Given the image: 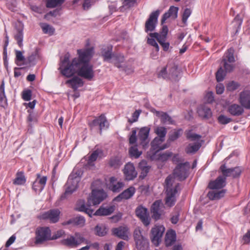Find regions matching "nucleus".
<instances>
[{
    "mask_svg": "<svg viewBox=\"0 0 250 250\" xmlns=\"http://www.w3.org/2000/svg\"><path fill=\"white\" fill-rule=\"evenodd\" d=\"M77 52L79 57L73 59L71 64L62 71V75L70 77L77 73L85 79L92 80L94 77V71L93 65L88 62L94 54L93 48L78 49Z\"/></svg>",
    "mask_w": 250,
    "mask_h": 250,
    "instance_id": "1",
    "label": "nucleus"
},
{
    "mask_svg": "<svg viewBox=\"0 0 250 250\" xmlns=\"http://www.w3.org/2000/svg\"><path fill=\"white\" fill-rule=\"evenodd\" d=\"M106 193L103 189H93L87 199L86 204H85L83 200L79 201L77 204L76 209L84 212L91 217L94 212V210L91 208V206L99 205L106 198Z\"/></svg>",
    "mask_w": 250,
    "mask_h": 250,
    "instance_id": "2",
    "label": "nucleus"
},
{
    "mask_svg": "<svg viewBox=\"0 0 250 250\" xmlns=\"http://www.w3.org/2000/svg\"><path fill=\"white\" fill-rule=\"evenodd\" d=\"M174 178L171 175H169L165 180L166 190V197L165 204L169 207L173 206L176 201V194L180 190V184L173 185Z\"/></svg>",
    "mask_w": 250,
    "mask_h": 250,
    "instance_id": "3",
    "label": "nucleus"
},
{
    "mask_svg": "<svg viewBox=\"0 0 250 250\" xmlns=\"http://www.w3.org/2000/svg\"><path fill=\"white\" fill-rule=\"evenodd\" d=\"M133 239L137 250H149L148 240L144 236L139 228H136L133 232Z\"/></svg>",
    "mask_w": 250,
    "mask_h": 250,
    "instance_id": "4",
    "label": "nucleus"
},
{
    "mask_svg": "<svg viewBox=\"0 0 250 250\" xmlns=\"http://www.w3.org/2000/svg\"><path fill=\"white\" fill-rule=\"evenodd\" d=\"M81 178L79 176L75 175V174H71L68 177L67 183L65 185L66 189L65 192L61 196V199H64L67 196L71 194L78 188V183Z\"/></svg>",
    "mask_w": 250,
    "mask_h": 250,
    "instance_id": "5",
    "label": "nucleus"
},
{
    "mask_svg": "<svg viewBox=\"0 0 250 250\" xmlns=\"http://www.w3.org/2000/svg\"><path fill=\"white\" fill-rule=\"evenodd\" d=\"M35 235L36 244H42L47 241L51 240V230L49 227L37 228L35 231Z\"/></svg>",
    "mask_w": 250,
    "mask_h": 250,
    "instance_id": "6",
    "label": "nucleus"
},
{
    "mask_svg": "<svg viewBox=\"0 0 250 250\" xmlns=\"http://www.w3.org/2000/svg\"><path fill=\"white\" fill-rule=\"evenodd\" d=\"M85 240L83 235L79 232H75L74 235H71L67 237L66 239L61 240V244L64 246L75 248L79 246Z\"/></svg>",
    "mask_w": 250,
    "mask_h": 250,
    "instance_id": "7",
    "label": "nucleus"
},
{
    "mask_svg": "<svg viewBox=\"0 0 250 250\" xmlns=\"http://www.w3.org/2000/svg\"><path fill=\"white\" fill-rule=\"evenodd\" d=\"M234 52L233 48H229L223 58L221 64L227 73L231 72L234 69V66L233 63L235 61Z\"/></svg>",
    "mask_w": 250,
    "mask_h": 250,
    "instance_id": "8",
    "label": "nucleus"
},
{
    "mask_svg": "<svg viewBox=\"0 0 250 250\" xmlns=\"http://www.w3.org/2000/svg\"><path fill=\"white\" fill-rule=\"evenodd\" d=\"M190 168L188 162L179 164L173 170L174 178L180 181L185 180L188 176V171Z\"/></svg>",
    "mask_w": 250,
    "mask_h": 250,
    "instance_id": "9",
    "label": "nucleus"
},
{
    "mask_svg": "<svg viewBox=\"0 0 250 250\" xmlns=\"http://www.w3.org/2000/svg\"><path fill=\"white\" fill-rule=\"evenodd\" d=\"M165 230L162 225H155L152 228L150 232V239L152 243L158 246L161 241V238Z\"/></svg>",
    "mask_w": 250,
    "mask_h": 250,
    "instance_id": "10",
    "label": "nucleus"
},
{
    "mask_svg": "<svg viewBox=\"0 0 250 250\" xmlns=\"http://www.w3.org/2000/svg\"><path fill=\"white\" fill-rule=\"evenodd\" d=\"M160 13V11L157 10L152 12L149 15L145 25V30L146 33L153 31L155 30Z\"/></svg>",
    "mask_w": 250,
    "mask_h": 250,
    "instance_id": "11",
    "label": "nucleus"
},
{
    "mask_svg": "<svg viewBox=\"0 0 250 250\" xmlns=\"http://www.w3.org/2000/svg\"><path fill=\"white\" fill-rule=\"evenodd\" d=\"M89 125L91 129H94L96 127H98L100 130V134H102V129L107 128L108 126L107 120L104 115H101L94 119Z\"/></svg>",
    "mask_w": 250,
    "mask_h": 250,
    "instance_id": "12",
    "label": "nucleus"
},
{
    "mask_svg": "<svg viewBox=\"0 0 250 250\" xmlns=\"http://www.w3.org/2000/svg\"><path fill=\"white\" fill-rule=\"evenodd\" d=\"M150 128L148 126H145L140 128L138 137L140 142V144L144 148L148 146L149 142V139L148 138Z\"/></svg>",
    "mask_w": 250,
    "mask_h": 250,
    "instance_id": "13",
    "label": "nucleus"
},
{
    "mask_svg": "<svg viewBox=\"0 0 250 250\" xmlns=\"http://www.w3.org/2000/svg\"><path fill=\"white\" fill-rule=\"evenodd\" d=\"M163 208L164 207L161 200H157L154 202L151 208L152 217L155 220L160 219L163 214Z\"/></svg>",
    "mask_w": 250,
    "mask_h": 250,
    "instance_id": "14",
    "label": "nucleus"
},
{
    "mask_svg": "<svg viewBox=\"0 0 250 250\" xmlns=\"http://www.w3.org/2000/svg\"><path fill=\"white\" fill-rule=\"evenodd\" d=\"M164 141V140L157 137L154 139L151 143V150L152 151L153 154L154 155L160 150H164L169 147V144H166L161 145Z\"/></svg>",
    "mask_w": 250,
    "mask_h": 250,
    "instance_id": "15",
    "label": "nucleus"
},
{
    "mask_svg": "<svg viewBox=\"0 0 250 250\" xmlns=\"http://www.w3.org/2000/svg\"><path fill=\"white\" fill-rule=\"evenodd\" d=\"M113 234L124 240H128L129 235V229L127 227L120 226L112 229Z\"/></svg>",
    "mask_w": 250,
    "mask_h": 250,
    "instance_id": "16",
    "label": "nucleus"
},
{
    "mask_svg": "<svg viewBox=\"0 0 250 250\" xmlns=\"http://www.w3.org/2000/svg\"><path fill=\"white\" fill-rule=\"evenodd\" d=\"M239 102L242 107L250 109V91L246 90L240 92Z\"/></svg>",
    "mask_w": 250,
    "mask_h": 250,
    "instance_id": "17",
    "label": "nucleus"
},
{
    "mask_svg": "<svg viewBox=\"0 0 250 250\" xmlns=\"http://www.w3.org/2000/svg\"><path fill=\"white\" fill-rule=\"evenodd\" d=\"M124 173L125 179L127 180H132L136 177L137 172L135 170L133 164L128 163L126 164L124 169Z\"/></svg>",
    "mask_w": 250,
    "mask_h": 250,
    "instance_id": "18",
    "label": "nucleus"
},
{
    "mask_svg": "<svg viewBox=\"0 0 250 250\" xmlns=\"http://www.w3.org/2000/svg\"><path fill=\"white\" fill-rule=\"evenodd\" d=\"M135 212L137 216L141 220L144 225L147 226L150 224L146 208L139 206L136 208Z\"/></svg>",
    "mask_w": 250,
    "mask_h": 250,
    "instance_id": "19",
    "label": "nucleus"
},
{
    "mask_svg": "<svg viewBox=\"0 0 250 250\" xmlns=\"http://www.w3.org/2000/svg\"><path fill=\"white\" fill-rule=\"evenodd\" d=\"M60 211L59 209H52L42 215L43 219H49L51 223H56L59 221Z\"/></svg>",
    "mask_w": 250,
    "mask_h": 250,
    "instance_id": "20",
    "label": "nucleus"
},
{
    "mask_svg": "<svg viewBox=\"0 0 250 250\" xmlns=\"http://www.w3.org/2000/svg\"><path fill=\"white\" fill-rule=\"evenodd\" d=\"M108 188L114 192H120L124 186L122 182H117L116 179L112 177L110 178L109 183L107 185Z\"/></svg>",
    "mask_w": 250,
    "mask_h": 250,
    "instance_id": "21",
    "label": "nucleus"
},
{
    "mask_svg": "<svg viewBox=\"0 0 250 250\" xmlns=\"http://www.w3.org/2000/svg\"><path fill=\"white\" fill-rule=\"evenodd\" d=\"M151 111L160 118L161 122L163 124H174V122L166 112L158 111L153 108Z\"/></svg>",
    "mask_w": 250,
    "mask_h": 250,
    "instance_id": "22",
    "label": "nucleus"
},
{
    "mask_svg": "<svg viewBox=\"0 0 250 250\" xmlns=\"http://www.w3.org/2000/svg\"><path fill=\"white\" fill-rule=\"evenodd\" d=\"M226 181V179L225 177L219 176L216 180L210 181L208 187L209 188L212 189L222 188L225 186Z\"/></svg>",
    "mask_w": 250,
    "mask_h": 250,
    "instance_id": "23",
    "label": "nucleus"
},
{
    "mask_svg": "<svg viewBox=\"0 0 250 250\" xmlns=\"http://www.w3.org/2000/svg\"><path fill=\"white\" fill-rule=\"evenodd\" d=\"M114 210V206H107L106 207L102 206L94 213L93 212L92 215L107 216L111 214Z\"/></svg>",
    "mask_w": 250,
    "mask_h": 250,
    "instance_id": "24",
    "label": "nucleus"
},
{
    "mask_svg": "<svg viewBox=\"0 0 250 250\" xmlns=\"http://www.w3.org/2000/svg\"><path fill=\"white\" fill-rule=\"evenodd\" d=\"M179 8L177 7L171 6L167 12H166L161 19V24H163L165 21L169 18L171 17L173 19L177 18L178 16V11Z\"/></svg>",
    "mask_w": 250,
    "mask_h": 250,
    "instance_id": "25",
    "label": "nucleus"
},
{
    "mask_svg": "<svg viewBox=\"0 0 250 250\" xmlns=\"http://www.w3.org/2000/svg\"><path fill=\"white\" fill-rule=\"evenodd\" d=\"M197 113L201 118L208 119L212 116L211 109L206 105H200L197 108Z\"/></svg>",
    "mask_w": 250,
    "mask_h": 250,
    "instance_id": "26",
    "label": "nucleus"
},
{
    "mask_svg": "<svg viewBox=\"0 0 250 250\" xmlns=\"http://www.w3.org/2000/svg\"><path fill=\"white\" fill-rule=\"evenodd\" d=\"M135 188L131 187L124 191L114 199V201L120 202L122 199H128L131 198L135 193Z\"/></svg>",
    "mask_w": 250,
    "mask_h": 250,
    "instance_id": "27",
    "label": "nucleus"
},
{
    "mask_svg": "<svg viewBox=\"0 0 250 250\" xmlns=\"http://www.w3.org/2000/svg\"><path fill=\"white\" fill-rule=\"evenodd\" d=\"M125 58L124 56L122 54H116L112 55V59L110 62L112 63L114 65L119 68L123 67L124 64H122L124 62Z\"/></svg>",
    "mask_w": 250,
    "mask_h": 250,
    "instance_id": "28",
    "label": "nucleus"
},
{
    "mask_svg": "<svg viewBox=\"0 0 250 250\" xmlns=\"http://www.w3.org/2000/svg\"><path fill=\"white\" fill-rule=\"evenodd\" d=\"M66 83L69 84L71 87L76 90L78 87L82 86L83 84V80L77 76H75L72 79L67 80Z\"/></svg>",
    "mask_w": 250,
    "mask_h": 250,
    "instance_id": "29",
    "label": "nucleus"
},
{
    "mask_svg": "<svg viewBox=\"0 0 250 250\" xmlns=\"http://www.w3.org/2000/svg\"><path fill=\"white\" fill-rule=\"evenodd\" d=\"M243 107L237 104H232L229 107V113L233 116H238L244 112Z\"/></svg>",
    "mask_w": 250,
    "mask_h": 250,
    "instance_id": "30",
    "label": "nucleus"
},
{
    "mask_svg": "<svg viewBox=\"0 0 250 250\" xmlns=\"http://www.w3.org/2000/svg\"><path fill=\"white\" fill-rule=\"evenodd\" d=\"M168 32V28L166 25L163 26L160 33H150L149 36L151 38H155L156 40L166 39Z\"/></svg>",
    "mask_w": 250,
    "mask_h": 250,
    "instance_id": "31",
    "label": "nucleus"
},
{
    "mask_svg": "<svg viewBox=\"0 0 250 250\" xmlns=\"http://www.w3.org/2000/svg\"><path fill=\"white\" fill-rule=\"evenodd\" d=\"M112 47L111 46L105 47L102 49L101 54L104 61L110 62V61H111L113 55L112 54Z\"/></svg>",
    "mask_w": 250,
    "mask_h": 250,
    "instance_id": "32",
    "label": "nucleus"
},
{
    "mask_svg": "<svg viewBox=\"0 0 250 250\" xmlns=\"http://www.w3.org/2000/svg\"><path fill=\"white\" fill-rule=\"evenodd\" d=\"M176 241V234L174 231L171 230L167 232L165 237V244L167 247L171 246Z\"/></svg>",
    "mask_w": 250,
    "mask_h": 250,
    "instance_id": "33",
    "label": "nucleus"
},
{
    "mask_svg": "<svg viewBox=\"0 0 250 250\" xmlns=\"http://www.w3.org/2000/svg\"><path fill=\"white\" fill-rule=\"evenodd\" d=\"M139 168L141 170L140 177L143 179L146 176L150 167L147 165L146 161L142 160L139 164Z\"/></svg>",
    "mask_w": 250,
    "mask_h": 250,
    "instance_id": "34",
    "label": "nucleus"
},
{
    "mask_svg": "<svg viewBox=\"0 0 250 250\" xmlns=\"http://www.w3.org/2000/svg\"><path fill=\"white\" fill-rule=\"evenodd\" d=\"M225 193V190L220 191H210L208 193V197L211 200H218L223 197Z\"/></svg>",
    "mask_w": 250,
    "mask_h": 250,
    "instance_id": "35",
    "label": "nucleus"
},
{
    "mask_svg": "<svg viewBox=\"0 0 250 250\" xmlns=\"http://www.w3.org/2000/svg\"><path fill=\"white\" fill-rule=\"evenodd\" d=\"M7 104V99L4 92V82L2 81L0 86V105L5 107Z\"/></svg>",
    "mask_w": 250,
    "mask_h": 250,
    "instance_id": "36",
    "label": "nucleus"
},
{
    "mask_svg": "<svg viewBox=\"0 0 250 250\" xmlns=\"http://www.w3.org/2000/svg\"><path fill=\"white\" fill-rule=\"evenodd\" d=\"M167 67L169 68L168 73H167L168 78L176 80L178 75L177 66L173 64L170 67L169 65H167Z\"/></svg>",
    "mask_w": 250,
    "mask_h": 250,
    "instance_id": "37",
    "label": "nucleus"
},
{
    "mask_svg": "<svg viewBox=\"0 0 250 250\" xmlns=\"http://www.w3.org/2000/svg\"><path fill=\"white\" fill-rule=\"evenodd\" d=\"M201 146V144L199 142L189 144L186 148V152L188 154L194 153L199 149Z\"/></svg>",
    "mask_w": 250,
    "mask_h": 250,
    "instance_id": "38",
    "label": "nucleus"
},
{
    "mask_svg": "<svg viewBox=\"0 0 250 250\" xmlns=\"http://www.w3.org/2000/svg\"><path fill=\"white\" fill-rule=\"evenodd\" d=\"M23 27L22 26L21 27L17 29V33L14 35V38L17 41V43L20 47H21L23 45Z\"/></svg>",
    "mask_w": 250,
    "mask_h": 250,
    "instance_id": "39",
    "label": "nucleus"
},
{
    "mask_svg": "<svg viewBox=\"0 0 250 250\" xmlns=\"http://www.w3.org/2000/svg\"><path fill=\"white\" fill-rule=\"evenodd\" d=\"M26 182V178L23 172H18L16 177L13 181V184L16 185H23Z\"/></svg>",
    "mask_w": 250,
    "mask_h": 250,
    "instance_id": "40",
    "label": "nucleus"
},
{
    "mask_svg": "<svg viewBox=\"0 0 250 250\" xmlns=\"http://www.w3.org/2000/svg\"><path fill=\"white\" fill-rule=\"evenodd\" d=\"M154 132L157 135V137L163 140H165V137L167 133V128L164 126H157L154 129Z\"/></svg>",
    "mask_w": 250,
    "mask_h": 250,
    "instance_id": "41",
    "label": "nucleus"
},
{
    "mask_svg": "<svg viewBox=\"0 0 250 250\" xmlns=\"http://www.w3.org/2000/svg\"><path fill=\"white\" fill-rule=\"evenodd\" d=\"M103 152L102 149H97L95 150L89 157L88 164H91L92 163L95 161L99 156L101 157V156L103 155Z\"/></svg>",
    "mask_w": 250,
    "mask_h": 250,
    "instance_id": "42",
    "label": "nucleus"
},
{
    "mask_svg": "<svg viewBox=\"0 0 250 250\" xmlns=\"http://www.w3.org/2000/svg\"><path fill=\"white\" fill-rule=\"evenodd\" d=\"M47 181L46 176H41L40 174H37V178L35 181V184H39L40 185V189H43L46 184Z\"/></svg>",
    "mask_w": 250,
    "mask_h": 250,
    "instance_id": "43",
    "label": "nucleus"
},
{
    "mask_svg": "<svg viewBox=\"0 0 250 250\" xmlns=\"http://www.w3.org/2000/svg\"><path fill=\"white\" fill-rule=\"evenodd\" d=\"M219 170L221 172L223 177L226 178L227 177L231 176V172H232V168H228L226 164L221 165L220 167Z\"/></svg>",
    "mask_w": 250,
    "mask_h": 250,
    "instance_id": "44",
    "label": "nucleus"
},
{
    "mask_svg": "<svg viewBox=\"0 0 250 250\" xmlns=\"http://www.w3.org/2000/svg\"><path fill=\"white\" fill-rule=\"evenodd\" d=\"M64 0H47L46 7L48 8H54L62 5Z\"/></svg>",
    "mask_w": 250,
    "mask_h": 250,
    "instance_id": "45",
    "label": "nucleus"
},
{
    "mask_svg": "<svg viewBox=\"0 0 250 250\" xmlns=\"http://www.w3.org/2000/svg\"><path fill=\"white\" fill-rule=\"evenodd\" d=\"M129 153L131 157L138 158L142 154V152L138 150L137 146H134L130 147Z\"/></svg>",
    "mask_w": 250,
    "mask_h": 250,
    "instance_id": "46",
    "label": "nucleus"
},
{
    "mask_svg": "<svg viewBox=\"0 0 250 250\" xmlns=\"http://www.w3.org/2000/svg\"><path fill=\"white\" fill-rule=\"evenodd\" d=\"M122 164L121 159L118 157L111 158L109 163V166L115 168H118Z\"/></svg>",
    "mask_w": 250,
    "mask_h": 250,
    "instance_id": "47",
    "label": "nucleus"
},
{
    "mask_svg": "<svg viewBox=\"0 0 250 250\" xmlns=\"http://www.w3.org/2000/svg\"><path fill=\"white\" fill-rule=\"evenodd\" d=\"M95 229L96 232V234L99 236H104L107 233V231L106 227L102 225H97L95 227Z\"/></svg>",
    "mask_w": 250,
    "mask_h": 250,
    "instance_id": "48",
    "label": "nucleus"
},
{
    "mask_svg": "<svg viewBox=\"0 0 250 250\" xmlns=\"http://www.w3.org/2000/svg\"><path fill=\"white\" fill-rule=\"evenodd\" d=\"M41 27L43 33L45 34L52 35L55 31V29L52 26L46 23L42 24Z\"/></svg>",
    "mask_w": 250,
    "mask_h": 250,
    "instance_id": "49",
    "label": "nucleus"
},
{
    "mask_svg": "<svg viewBox=\"0 0 250 250\" xmlns=\"http://www.w3.org/2000/svg\"><path fill=\"white\" fill-rule=\"evenodd\" d=\"M226 71H224L222 66L218 70L216 73V78L217 82H220L223 81L226 76Z\"/></svg>",
    "mask_w": 250,
    "mask_h": 250,
    "instance_id": "50",
    "label": "nucleus"
},
{
    "mask_svg": "<svg viewBox=\"0 0 250 250\" xmlns=\"http://www.w3.org/2000/svg\"><path fill=\"white\" fill-rule=\"evenodd\" d=\"M242 172V168L239 167L232 168V172H231V176L233 178L239 177Z\"/></svg>",
    "mask_w": 250,
    "mask_h": 250,
    "instance_id": "51",
    "label": "nucleus"
},
{
    "mask_svg": "<svg viewBox=\"0 0 250 250\" xmlns=\"http://www.w3.org/2000/svg\"><path fill=\"white\" fill-rule=\"evenodd\" d=\"M191 13V11L189 8H186L184 11L182 16V22L184 23V24H187V22L188 19L190 16Z\"/></svg>",
    "mask_w": 250,
    "mask_h": 250,
    "instance_id": "52",
    "label": "nucleus"
},
{
    "mask_svg": "<svg viewBox=\"0 0 250 250\" xmlns=\"http://www.w3.org/2000/svg\"><path fill=\"white\" fill-rule=\"evenodd\" d=\"M239 86L240 85L238 83L232 81L228 84L227 89L229 91H233L237 89Z\"/></svg>",
    "mask_w": 250,
    "mask_h": 250,
    "instance_id": "53",
    "label": "nucleus"
},
{
    "mask_svg": "<svg viewBox=\"0 0 250 250\" xmlns=\"http://www.w3.org/2000/svg\"><path fill=\"white\" fill-rule=\"evenodd\" d=\"M141 112L140 110H136L132 116V119H128V122L131 124L137 121L139 116Z\"/></svg>",
    "mask_w": 250,
    "mask_h": 250,
    "instance_id": "54",
    "label": "nucleus"
},
{
    "mask_svg": "<svg viewBox=\"0 0 250 250\" xmlns=\"http://www.w3.org/2000/svg\"><path fill=\"white\" fill-rule=\"evenodd\" d=\"M69 61V56L66 55H65L64 59L63 60L61 61V66L59 67V69L62 71L66 67L70 65V64L68 63Z\"/></svg>",
    "mask_w": 250,
    "mask_h": 250,
    "instance_id": "55",
    "label": "nucleus"
},
{
    "mask_svg": "<svg viewBox=\"0 0 250 250\" xmlns=\"http://www.w3.org/2000/svg\"><path fill=\"white\" fill-rule=\"evenodd\" d=\"M85 219L83 216H78L74 218V225L83 226L85 223Z\"/></svg>",
    "mask_w": 250,
    "mask_h": 250,
    "instance_id": "56",
    "label": "nucleus"
},
{
    "mask_svg": "<svg viewBox=\"0 0 250 250\" xmlns=\"http://www.w3.org/2000/svg\"><path fill=\"white\" fill-rule=\"evenodd\" d=\"M155 38H147V43L155 48V50L156 52H158L159 50V48L158 43L156 42Z\"/></svg>",
    "mask_w": 250,
    "mask_h": 250,
    "instance_id": "57",
    "label": "nucleus"
},
{
    "mask_svg": "<svg viewBox=\"0 0 250 250\" xmlns=\"http://www.w3.org/2000/svg\"><path fill=\"white\" fill-rule=\"evenodd\" d=\"M31 96L32 92L30 90H26L22 92V98L24 101H30L31 98Z\"/></svg>",
    "mask_w": 250,
    "mask_h": 250,
    "instance_id": "58",
    "label": "nucleus"
},
{
    "mask_svg": "<svg viewBox=\"0 0 250 250\" xmlns=\"http://www.w3.org/2000/svg\"><path fill=\"white\" fill-rule=\"evenodd\" d=\"M218 120L220 124L223 125H226L231 121L230 118H228L227 117L223 115H221L218 117Z\"/></svg>",
    "mask_w": 250,
    "mask_h": 250,
    "instance_id": "59",
    "label": "nucleus"
},
{
    "mask_svg": "<svg viewBox=\"0 0 250 250\" xmlns=\"http://www.w3.org/2000/svg\"><path fill=\"white\" fill-rule=\"evenodd\" d=\"M65 234V232L63 230L60 229L54 233V234L52 236L51 235V240H56L57 239L62 236H63Z\"/></svg>",
    "mask_w": 250,
    "mask_h": 250,
    "instance_id": "60",
    "label": "nucleus"
},
{
    "mask_svg": "<svg viewBox=\"0 0 250 250\" xmlns=\"http://www.w3.org/2000/svg\"><path fill=\"white\" fill-rule=\"evenodd\" d=\"M187 137L191 141H196L199 140L201 138V136L190 131L187 133Z\"/></svg>",
    "mask_w": 250,
    "mask_h": 250,
    "instance_id": "61",
    "label": "nucleus"
},
{
    "mask_svg": "<svg viewBox=\"0 0 250 250\" xmlns=\"http://www.w3.org/2000/svg\"><path fill=\"white\" fill-rule=\"evenodd\" d=\"M136 133L137 131L135 129H133L132 130L131 135H130L129 139V142L130 144H133L136 143L137 140Z\"/></svg>",
    "mask_w": 250,
    "mask_h": 250,
    "instance_id": "62",
    "label": "nucleus"
},
{
    "mask_svg": "<svg viewBox=\"0 0 250 250\" xmlns=\"http://www.w3.org/2000/svg\"><path fill=\"white\" fill-rule=\"evenodd\" d=\"M137 0H124L123 4V6L126 8H130L133 6Z\"/></svg>",
    "mask_w": 250,
    "mask_h": 250,
    "instance_id": "63",
    "label": "nucleus"
},
{
    "mask_svg": "<svg viewBox=\"0 0 250 250\" xmlns=\"http://www.w3.org/2000/svg\"><path fill=\"white\" fill-rule=\"evenodd\" d=\"M180 130L174 131L169 136V140L170 141H174L178 139L180 136Z\"/></svg>",
    "mask_w": 250,
    "mask_h": 250,
    "instance_id": "64",
    "label": "nucleus"
}]
</instances>
